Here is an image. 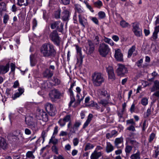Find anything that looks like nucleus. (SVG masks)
<instances>
[{"label":"nucleus","mask_w":159,"mask_h":159,"mask_svg":"<svg viewBox=\"0 0 159 159\" xmlns=\"http://www.w3.org/2000/svg\"><path fill=\"white\" fill-rule=\"evenodd\" d=\"M40 51L43 56L46 57H50L55 52L53 45L49 43L43 44L40 48Z\"/></svg>","instance_id":"1"},{"label":"nucleus","mask_w":159,"mask_h":159,"mask_svg":"<svg viewBox=\"0 0 159 159\" xmlns=\"http://www.w3.org/2000/svg\"><path fill=\"white\" fill-rule=\"evenodd\" d=\"M92 81L94 86L98 87L104 82L105 79L102 73L96 72L92 75Z\"/></svg>","instance_id":"2"},{"label":"nucleus","mask_w":159,"mask_h":159,"mask_svg":"<svg viewBox=\"0 0 159 159\" xmlns=\"http://www.w3.org/2000/svg\"><path fill=\"white\" fill-rule=\"evenodd\" d=\"M35 117L38 120H42L45 122L48 120V116L46 112L38 108L35 114Z\"/></svg>","instance_id":"3"},{"label":"nucleus","mask_w":159,"mask_h":159,"mask_svg":"<svg viewBox=\"0 0 159 159\" xmlns=\"http://www.w3.org/2000/svg\"><path fill=\"white\" fill-rule=\"evenodd\" d=\"M76 92L77 93L76 97L77 98L76 102L75 103V104L73 105L74 107H75L79 105L80 102L83 100L84 97L86 96L87 93L85 90L83 91V96H81V98H80V95L81 89L79 87H77L76 88Z\"/></svg>","instance_id":"4"},{"label":"nucleus","mask_w":159,"mask_h":159,"mask_svg":"<svg viewBox=\"0 0 159 159\" xmlns=\"http://www.w3.org/2000/svg\"><path fill=\"white\" fill-rule=\"evenodd\" d=\"M51 40L57 46H59L61 42V39L58 35L57 32L54 30L49 35Z\"/></svg>","instance_id":"5"},{"label":"nucleus","mask_w":159,"mask_h":159,"mask_svg":"<svg viewBox=\"0 0 159 159\" xmlns=\"http://www.w3.org/2000/svg\"><path fill=\"white\" fill-rule=\"evenodd\" d=\"M110 48L108 46L104 43L100 44L98 51L100 54L103 57H105L108 53Z\"/></svg>","instance_id":"6"},{"label":"nucleus","mask_w":159,"mask_h":159,"mask_svg":"<svg viewBox=\"0 0 159 159\" xmlns=\"http://www.w3.org/2000/svg\"><path fill=\"white\" fill-rule=\"evenodd\" d=\"M133 31L134 34L137 37H141L142 36V29L139 27V24L138 22L132 23Z\"/></svg>","instance_id":"7"},{"label":"nucleus","mask_w":159,"mask_h":159,"mask_svg":"<svg viewBox=\"0 0 159 159\" xmlns=\"http://www.w3.org/2000/svg\"><path fill=\"white\" fill-rule=\"evenodd\" d=\"M118 67L116 70V73L118 76H124L125 74L128 72L127 68L124 65L119 64Z\"/></svg>","instance_id":"8"},{"label":"nucleus","mask_w":159,"mask_h":159,"mask_svg":"<svg viewBox=\"0 0 159 159\" xmlns=\"http://www.w3.org/2000/svg\"><path fill=\"white\" fill-rule=\"evenodd\" d=\"M64 24L60 21L54 22L51 24V28L53 29L57 28L59 32H62L63 30Z\"/></svg>","instance_id":"9"},{"label":"nucleus","mask_w":159,"mask_h":159,"mask_svg":"<svg viewBox=\"0 0 159 159\" xmlns=\"http://www.w3.org/2000/svg\"><path fill=\"white\" fill-rule=\"evenodd\" d=\"M76 48L77 54L78 56L77 57V61L76 64L79 66H80L82 64L83 58L84 56L82 55L81 49L80 48L78 45H76Z\"/></svg>","instance_id":"10"},{"label":"nucleus","mask_w":159,"mask_h":159,"mask_svg":"<svg viewBox=\"0 0 159 159\" xmlns=\"http://www.w3.org/2000/svg\"><path fill=\"white\" fill-rule=\"evenodd\" d=\"M49 94L52 101H54L56 99L59 98L61 93L58 90L54 89L50 91Z\"/></svg>","instance_id":"11"},{"label":"nucleus","mask_w":159,"mask_h":159,"mask_svg":"<svg viewBox=\"0 0 159 159\" xmlns=\"http://www.w3.org/2000/svg\"><path fill=\"white\" fill-rule=\"evenodd\" d=\"M86 53L88 54L92 53L94 49V46L92 42L89 40H87V43L85 46Z\"/></svg>","instance_id":"12"},{"label":"nucleus","mask_w":159,"mask_h":159,"mask_svg":"<svg viewBox=\"0 0 159 159\" xmlns=\"http://www.w3.org/2000/svg\"><path fill=\"white\" fill-rule=\"evenodd\" d=\"M45 107L46 111L50 115L52 116L54 115L53 112L54 108L53 106L49 103H47L45 105Z\"/></svg>","instance_id":"13"},{"label":"nucleus","mask_w":159,"mask_h":159,"mask_svg":"<svg viewBox=\"0 0 159 159\" xmlns=\"http://www.w3.org/2000/svg\"><path fill=\"white\" fill-rule=\"evenodd\" d=\"M10 64L7 63L6 65H0V74H4L7 73L9 70Z\"/></svg>","instance_id":"14"},{"label":"nucleus","mask_w":159,"mask_h":159,"mask_svg":"<svg viewBox=\"0 0 159 159\" xmlns=\"http://www.w3.org/2000/svg\"><path fill=\"white\" fill-rule=\"evenodd\" d=\"M114 56L117 61H122L123 60V56L120 49L115 50Z\"/></svg>","instance_id":"15"},{"label":"nucleus","mask_w":159,"mask_h":159,"mask_svg":"<svg viewBox=\"0 0 159 159\" xmlns=\"http://www.w3.org/2000/svg\"><path fill=\"white\" fill-rule=\"evenodd\" d=\"M81 125V122L79 121H76L74 123L73 126L71 127L70 131L71 133H75L76 130H78V128Z\"/></svg>","instance_id":"16"},{"label":"nucleus","mask_w":159,"mask_h":159,"mask_svg":"<svg viewBox=\"0 0 159 159\" xmlns=\"http://www.w3.org/2000/svg\"><path fill=\"white\" fill-rule=\"evenodd\" d=\"M123 138L121 137L120 138H116L115 139L114 141V144L117 147V148H123L124 146V145L123 144L122 146L121 147H119V145L120 143H123Z\"/></svg>","instance_id":"17"},{"label":"nucleus","mask_w":159,"mask_h":159,"mask_svg":"<svg viewBox=\"0 0 159 159\" xmlns=\"http://www.w3.org/2000/svg\"><path fill=\"white\" fill-rule=\"evenodd\" d=\"M24 90L23 88H19L18 89V92H16L12 96V98L13 100H15L16 98L19 97L24 92Z\"/></svg>","instance_id":"18"},{"label":"nucleus","mask_w":159,"mask_h":159,"mask_svg":"<svg viewBox=\"0 0 159 159\" xmlns=\"http://www.w3.org/2000/svg\"><path fill=\"white\" fill-rule=\"evenodd\" d=\"M97 94L98 96H102L103 97L107 96V98L108 99L110 95L107 93V92L106 91L101 89H99L97 91Z\"/></svg>","instance_id":"19"},{"label":"nucleus","mask_w":159,"mask_h":159,"mask_svg":"<svg viewBox=\"0 0 159 159\" xmlns=\"http://www.w3.org/2000/svg\"><path fill=\"white\" fill-rule=\"evenodd\" d=\"M101 155V152H97L96 150H95L92 154L90 156V158L91 159H98Z\"/></svg>","instance_id":"20"},{"label":"nucleus","mask_w":159,"mask_h":159,"mask_svg":"<svg viewBox=\"0 0 159 159\" xmlns=\"http://www.w3.org/2000/svg\"><path fill=\"white\" fill-rule=\"evenodd\" d=\"M7 147V144L5 139L0 137V149L1 148L3 149H6Z\"/></svg>","instance_id":"21"},{"label":"nucleus","mask_w":159,"mask_h":159,"mask_svg":"<svg viewBox=\"0 0 159 159\" xmlns=\"http://www.w3.org/2000/svg\"><path fill=\"white\" fill-rule=\"evenodd\" d=\"M114 149V147L110 142H107L106 147V152L108 153L112 152Z\"/></svg>","instance_id":"22"},{"label":"nucleus","mask_w":159,"mask_h":159,"mask_svg":"<svg viewBox=\"0 0 159 159\" xmlns=\"http://www.w3.org/2000/svg\"><path fill=\"white\" fill-rule=\"evenodd\" d=\"M79 18L80 23L84 27L87 23L86 19L80 15H79Z\"/></svg>","instance_id":"23"},{"label":"nucleus","mask_w":159,"mask_h":159,"mask_svg":"<svg viewBox=\"0 0 159 159\" xmlns=\"http://www.w3.org/2000/svg\"><path fill=\"white\" fill-rule=\"evenodd\" d=\"M69 16V11L66 10H64L61 14V16L63 20L65 21L67 20L68 19Z\"/></svg>","instance_id":"24"},{"label":"nucleus","mask_w":159,"mask_h":159,"mask_svg":"<svg viewBox=\"0 0 159 159\" xmlns=\"http://www.w3.org/2000/svg\"><path fill=\"white\" fill-rule=\"evenodd\" d=\"M93 117V115L92 114H89V115L88 116L87 120H86V122L84 123L83 125V129H85L86 127H87L88 126V125L91 121Z\"/></svg>","instance_id":"25"},{"label":"nucleus","mask_w":159,"mask_h":159,"mask_svg":"<svg viewBox=\"0 0 159 159\" xmlns=\"http://www.w3.org/2000/svg\"><path fill=\"white\" fill-rule=\"evenodd\" d=\"M129 143L135 150L136 149V148H138L140 145V143L135 140L130 139Z\"/></svg>","instance_id":"26"},{"label":"nucleus","mask_w":159,"mask_h":159,"mask_svg":"<svg viewBox=\"0 0 159 159\" xmlns=\"http://www.w3.org/2000/svg\"><path fill=\"white\" fill-rule=\"evenodd\" d=\"M53 75V72L52 71H50L48 69L46 70L43 73L44 76L48 78H50Z\"/></svg>","instance_id":"27"},{"label":"nucleus","mask_w":159,"mask_h":159,"mask_svg":"<svg viewBox=\"0 0 159 159\" xmlns=\"http://www.w3.org/2000/svg\"><path fill=\"white\" fill-rule=\"evenodd\" d=\"M131 159H141L140 157V153L139 150H137L136 153L133 154L130 157Z\"/></svg>","instance_id":"28"},{"label":"nucleus","mask_w":159,"mask_h":159,"mask_svg":"<svg viewBox=\"0 0 159 159\" xmlns=\"http://www.w3.org/2000/svg\"><path fill=\"white\" fill-rule=\"evenodd\" d=\"M28 4V0H18L17 4L20 6H26Z\"/></svg>","instance_id":"29"},{"label":"nucleus","mask_w":159,"mask_h":159,"mask_svg":"<svg viewBox=\"0 0 159 159\" xmlns=\"http://www.w3.org/2000/svg\"><path fill=\"white\" fill-rule=\"evenodd\" d=\"M133 147L132 146L129 145L128 144L127 142L125 143V151L126 153H129L132 150Z\"/></svg>","instance_id":"30"},{"label":"nucleus","mask_w":159,"mask_h":159,"mask_svg":"<svg viewBox=\"0 0 159 159\" xmlns=\"http://www.w3.org/2000/svg\"><path fill=\"white\" fill-rule=\"evenodd\" d=\"M155 88L156 89H159V81L158 80H155L154 81V85L150 89L151 92H153L155 90Z\"/></svg>","instance_id":"31"},{"label":"nucleus","mask_w":159,"mask_h":159,"mask_svg":"<svg viewBox=\"0 0 159 159\" xmlns=\"http://www.w3.org/2000/svg\"><path fill=\"white\" fill-rule=\"evenodd\" d=\"M93 5L94 6L98 8H100L103 5V4L101 1L98 0L96 2H94Z\"/></svg>","instance_id":"32"},{"label":"nucleus","mask_w":159,"mask_h":159,"mask_svg":"<svg viewBox=\"0 0 159 159\" xmlns=\"http://www.w3.org/2000/svg\"><path fill=\"white\" fill-rule=\"evenodd\" d=\"M135 46L133 45L129 49L128 54V57L129 58L131 56L133 52L135 51Z\"/></svg>","instance_id":"33"},{"label":"nucleus","mask_w":159,"mask_h":159,"mask_svg":"<svg viewBox=\"0 0 159 159\" xmlns=\"http://www.w3.org/2000/svg\"><path fill=\"white\" fill-rule=\"evenodd\" d=\"M104 41L105 42L108 43L111 46H113L114 45V43L110 39L105 37L104 39Z\"/></svg>","instance_id":"34"},{"label":"nucleus","mask_w":159,"mask_h":159,"mask_svg":"<svg viewBox=\"0 0 159 159\" xmlns=\"http://www.w3.org/2000/svg\"><path fill=\"white\" fill-rule=\"evenodd\" d=\"M148 103V98L144 97L141 100V103L142 105L144 106H146Z\"/></svg>","instance_id":"35"},{"label":"nucleus","mask_w":159,"mask_h":159,"mask_svg":"<svg viewBox=\"0 0 159 159\" xmlns=\"http://www.w3.org/2000/svg\"><path fill=\"white\" fill-rule=\"evenodd\" d=\"M120 26L123 28L127 27L129 25V23L126 22L124 20H122L120 21Z\"/></svg>","instance_id":"36"},{"label":"nucleus","mask_w":159,"mask_h":159,"mask_svg":"<svg viewBox=\"0 0 159 159\" xmlns=\"http://www.w3.org/2000/svg\"><path fill=\"white\" fill-rule=\"evenodd\" d=\"M94 146L92 144L89 143H87L85 147L84 150L85 151L93 148Z\"/></svg>","instance_id":"37"},{"label":"nucleus","mask_w":159,"mask_h":159,"mask_svg":"<svg viewBox=\"0 0 159 159\" xmlns=\"http://www.w3.org/2000/svg\"><path fill=\"white\" fill-rule=\"evenodd\" d=\"M6 10V4L5 3L2 2L0 3V11H2Z\"/></svg>","instance_id":"38"},{"label":"nucleus","mask_w":159,"mask_h":159,"mask_svg":"<svg viewBox=\"0 0 159 159\" xmlns=\"http://www.w3.org/2000/svg\"><path fill=\"white\" fill-rule=\"evenodd\" d=\"M109 103L108 101L106 100L102 99L99 102V103L102 104L103 106L105 107Z\"/></svg>","instance_id":"39"},{"label":"nucleus","mask_w":159,"mask_h":159,"mask_svg":"<svg viewBox=\"0 0 159 159\" xmlns=\"http://www.w3.org/2000/svg\"><path fill=\"white\" fill-rule=\"evenodd\" d=\"M89 106H90L94 107L97 109H99L100 108L99 106L98 105V104L96 102H94L93 101H91V103L89 104Z\"/></svg>","instance_id":"40"},{"label":"nucleus","mask_w":159,"mask_h":159,"mask_svg":"<svg viewBox=\"0 0 159 159\" xmlns=\"http://www.w3.org/2000/svg\"><path fill=\"white\" fill-rule=\"evenodd\" d=\"M75 85V82H74L72 83L70 85V87L69 90L70 95L73 96V92L72 91V89Z\"/></svg>","instance_id":"41"},{"label":"nucleus","mask_w":159,"mask_h":159,"mask_svg":"<svg viewBox=\"0 0 159 159\" xmlns=\"http://www.w3.org/2000/svg\"><path fill=\"white\" fill-rule=\"evenodd\" d=\"M71 117L70 115H67L65 116L63 119L66 122H68L71 120Z\"/></svg>","instance_id":"42"},{"label":"nucleus","mask_w":159,"mask_h":159,"mask_svg":"<svg viewBox=\"0 0 159 159\" xmlns=\"http://www.w3.org/2000/svg\"><path fill=\"white\" fill-rule=\"evenodd\" d=\"M108 74L109 79L111 80H113L115 79V77L114 72L108 73Z\"/></svg>","instance_id":"43"},{"label":"nucleus","mask_w":159,"mask_h":159,"mask_svg":"<svg viewBox=\"0 0 159 159\" xmlns=\"http://www.w3.org/2000/svg\"><path fill=\"white\" fill-rule=\"evenodd\" d=\"M84 3L86 5L87 7L92 12H94V10L91 6L89 5L88 3L86 1H84Z\"/></svg>","instance_id":"44"},{"label":"nucleus","mask_w":159,"mask_h":159,"mask_svg":"<svg viewBox=\"0 0 159 159\" xmlns=\"http://www.w3.org/2000/svg\"><path fill=\"white\" fill-rule=\"evenodd\" d=\"M70 95V102L69 104V107H71L72 106V104L75 101V97L74 96V94H73V96H72L71 95Z\"/></svg>","instance_id":"45"},{"label":"nucleus","mask_w":159,"mask_h":159,"mask_svg":"<svg viewBox=\"0 0 159 159\" xmlns=\"http://www.w3.org/2000/svg\"><path fill=\"white\" fill-rule=\"evenodd\" d=\"M58 123L61 127L64 126L66 124V122L63 119H61L58 121Z\"/></svg>","instance_id":"46"},{"label":"nucleus","mask_w":159,"mask_h":159,"mask_svg":"<svg viewBox=\"0 0 159 159\" xmlns=\"http://www.w3.org/2000/svg\"><path fill=\"white\" fill-rule=\"evenodd\" d=\"M59 2L64 5H67L70 4V0H59Z\"/></svg>","instance_id":"47"},{"label":"nucleus","mask_w":159,"mask_h":159,"mask_svg":"<svg viewBox=\"0 0 159 159\" xmlns=\"http://www.w3.org/2000/svg\"><path fill=\"white\" fill-rule=\"evenodd\" d=\"M143 62V59H141L136 62V64L139 68H141L142 67Z\"/></svg>","instance_id":"48"},{"label":"nucleus","mask_w":159,"mask_h":159,"mask_svg":"<svg viewBox=\"0 0 159 159\" xmlns=\"http://www.w3.org/2000/svg\"><path fill=\"white\" fill-rule=\"evenodd\" d=\"M50 126H49L47 128L46 132L45 131H43L42 133V137L43 139V141H44L45 138L46 136V134L47 132L49 129Z\"/></svg>","instance_id":"49"},{"label":"nucleus","mask_w":159,"mask_h":159,"mask_svg":"<svg viewBox=\"0 0 159 159\" xmlns=\"http://www.w3.org/2000/svg\"><path fill=\"white\" fill-rule=\"evenodd\" d=\"M98 16L100 19H103L105 17V13L102 11H100L98 13Z\"/></svg>","instance_id":"50"},{"label":"nucleus","mask_w":159,"mask_h":159,"mask_svg":"<svg viewBox=\"0 0 159 159\" xmlns=\"http://www.w3.org/2000/svg\"><path fill=\"white\" fill-rule=\"evenodd\" d=\"M155 134L154 133H152L149 136V142H151L152 141H153L155 137Z\"/></svg>","instance_id":"51"},{"label":"nucleus","mask_w":159,"mask_h":159,"mask_svg":"<svg viewBox=\"0 0 159 159\" xmlns=\"http://www.w3.org/2000/svg\"><path fill=\"white\" fill-rule=\"evenodd\" d=\"M53 81L55 83L56 85H58L60 83V81L57 77H54L53 78Z\"/></svg>","instance_id":"52"},{"label":"nucleus","mask_w":159,"mask_h":159,"mask_svg":"<svg viewBox=\"0 0 159 159\" xmlns=\"http://www.w3.org/2000/svg\"><path fill=\"white\" fill-rule=\"evenodd\" d=\"M36 63V61L34 58H30V65L32 66H34Z\"/></svg>","instance_id":"53"},{"label":"nucleus","mask_w":159,"mask_h":159,"mask_svg":"<svg viewBox=\"0 0 159 159\" xmlns=\"http://www.w3.org/2000/svg\"><path fill=\"white\" fill-rule=\"evenodd\" d=\"M33 27L32 29L33 30H34L35 28L36 27L37 25V21L35 19H33L32 21Z\"/></svg>","instance_id":"54"},{"label":"nucleus","mask_w":159,"mask_h":159,"mask_svg":"<svg viewBox=\"0 0 159 159\" xmlns=\"http://www.w3.org/2000/svg\"><path fill=\"white\" fill-rule=\"evenodd\" d=\"M52 151L56 154H58V148L55 145L53 146L52 147Z\"/></svg>","instance_id":"55"},{"label":"nucleus","mask_w":159,"mask_h":159,"mask_svg":"<svg viewBox=\"0 0 159 159\" xmlns=\"http://www.w3.org/2000/svg\"><path fill=\"white\" fill-rule=\"evenodd\" d=\"M106 70L108 73L114 72L112 67L110 66L106 67Z\"/></svg>","instance_id":"56"},{"label":"nucleus","mask_w":159,"mask_h":159,"mask_svg":"<svg viewBox=\"0 0 159 159\" xmlns=\"http://www.w3.org/2000/svg\"><path fill=\"white\" fill-rule=\"evenodd\" d=\"M9 19V16L7 15H5L3 17V22L5 24L7 23Z\"/></svg>","instance_id":"57"},{"label":"nucleus","mask_w":159,"mask_h":159,"mask_svg":"<svg viewBox=\"0 0 159 159\" xmlns=\"http://www.w3.org/2000/svg\"><path fill=\"white\" fill-rule=\"evenodd\" d=\"M91 20L96 24H98V19L95 17H91Z\"/></svg>","instance_id":"58"},{"label":"nucleus","mask_w":159,"mask_h":159,"mask_svg":"<svg viewBox=\"0 0 159 159\" xmlns=\"http://www.w3.org/2000/svg\"><path fill=\"white\" fill-rule=\"evenodd\" d=\"M126 123L127 124H131L132 125H135V123L134 121V120L132 119H131L130 120H126Z\"/></svg>","instance_id":"59"},{"label":"nucleus","mask_w":159,"mask_h":159,"mask_svg":"<svg viewBox=\"0 0 159 159\" xmlns=\"http://www.w3.org/2000/svg\"><path fill=\"white\" fill-rule=\"evenodd\" d=\"M73 145L75 146H77L79 143V140L77 138H75L73 140Z\"/></svg>","instance_id":"60"},{"label":"nucleus","mask_w":159,"mask_h":159,"mask_svg":"<svg viewBox=\"0 0 159 159\" xmlns=\"http://www.w3.org/2000/svg\"><path fill=\"white\" fill-rule=\"evenodd\" d=\"M60 16V11L58 10L56 11L55 13V17L57 18H59Z\"/></svg>","instance_id":"61"},{"label":"nucleus","mask_w":159,"mask_h":159,"mask_svg":"<svg viewBox=\"0 0 159 159\" xmlns=\"http://www.w3.org/2000/svg\"><path fill=\"white\" fill-rule=\"evenodd\" d=\"M127 129L132 131H134L135 130V128L133 125H131L127 128Z\"/></svg>","instance_id":"62"},{"label":"nucleus","mask_w":159,"mask_h":159,"mask_svg":"<svg viewBox=\"0 0 159 159\" xmlns=\"http://www.w3.org/2000/svg\"><path fill=\"white\" fill-rule=\"evenodd\" d=\"M135 109V106L134 103H133L131 106L130 109V111L131 113H133Z\"/></svg>","instance_id":"63"},{"label":"nucleus","mask_w":159,"mask_h":159,"mask_svg":"<svg viewBox=\"0 0 159 159\" xmlns=\"http://www.w3.org/2000/svg\"><path fill=\"white\" fill-rule=\"evenodd\" d=\"M147 126L146 124V121L145 120L143 123V127L142 128V130L144 131L146 129Z\"/></svg>","instance_id":"64"}]
</instances>
